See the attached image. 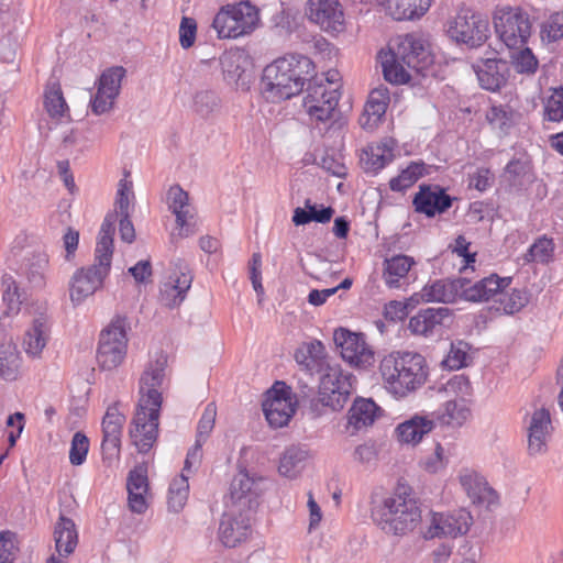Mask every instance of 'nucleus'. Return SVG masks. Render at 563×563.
<instances>
[{
    "mask_svg": "<svg viewBox=\"0 0 563 563\" xmlns=\"http://www.w3.org/2000/svg\"><path fill=\"white\" fill-rule=\"evenodd\" d=\"M166 364V357L161 355L147 364L140 377V399L132 419L130 438L141 454L148 453L157 440L162 406L159 388L165 377Z\"/></svg>",
    "mask_w": 563,
    "mask_h": 563,
    "instance_id": "f257e3e1",
    "label": "nucleus"
},
{
    "mask_svg": "<svg viewBox=\"0 0 563 563\" xmlns=\"http://www.w3.org/2000/svg\"><path fill=\"white\" fill-rule=\"evenodd\" d=\"M314 74L313 62L300 54L277 58L263 70L261 92L269 102L290 99L302 91L305 81Z\"/></svg>",
    "mask_w": 563,
    "mask_h": 563,
    "instance_id": "f03ea898",
    "label": "nucleus"
},
{
    "mask_svg": "<svg viewBox=\"0 0 563 563\" xmlns=\"http://www.w3.org/2000/svg\"><path fill=\"white\" fill-rule=\"evenodd\" d=\"M379 372L388 391L400 398L423 386L429 373L426 358L413 352H395L385 356Z\"/></svg>",
    "mask_w": 563,
    "mask_h": 563,
    "instance_id": "7ed1b4c3",
    "label": "nucleus"
},
{
    "mask_svg": "<svg viewBox=\"0 0 563 563\" xmlns=\"http://www.w3.org/2000/svg\"><path fill=\"white\" fill-rule=\"evenodd\" d=\"M372 519L385 533L405 536L421 521V510L417 500L401 487L372 507Z\"/></svg>",
    "mask_w": 563,
    "mask_h": 563,
    "instance_id": "20e7f679",
    "label": "nucleus"
},
{
    "mask_svg": "<svg viewBox=\"0 0 563 563\" xmlns=\"http://www.w3.org/2000/svg\"><path fill=\"white\" fill-rule=\"evenodd\" d=\"M258 21L256 7L240 2L222 7L213 19L212 27L219 38H236L253 32Z\"/></svg>",
    "mask_w": 563,
    "mask_h": 563,
    "instance_id": "39448f33",
    "label": "nucleus"
},
{
    "mask_svg": "<svg viewBox=\"0 0 563 563\" xmlns=\"http://www.w3.org/2000/svg\"><path fill=\"white\" fill-rule=\"evenodd\" d=\"M355 376L340 365H327L320 376L318 400L333 411L343 409L355 389Z\"/></svg>",
    "mask_w": 563,
    "mask_h": 563,
    "instance_id": "423d86ee",
    "label": "nucleus"
},
{
    "mask_svg": "<svg viewBox=\"0 0 563 563\" xmlns=\"http://www.w3.org/2000/svg\"><path fill=\"white\" fill-rule=\"evenodd\" d=\"M308 81L303 107L316 122H331L330 125H332L340 117V111L336 109L340 99V86L328 88L323 84V77H318L313 74Z\"/></svg>",
    "mask_w": 563,
    "mask_h": 563,
    "instance_id": "0eeeda50",
    "label": "nucleus"
},
{
    "mask_svg": "<svg viewBox=\"0 0 563 563\" xmlns=\"http://www.w3.org/2000/svg\"><path fill=\"white\" fill-rule=\"evenodd\" d=\"M493 22L498 37L508 48L523 47L531 35L529 14L520 8L497 9Z\"/></svg>",
    "mask_w": 563,
    "mask_h": 563,
    "instance_id": "6e6552de",
    "label": "nucleus"
},
{
    "mask_svg": "<svg viewBox=\"0 0 563 563\" xmlns=\"http://www.w3.org/2000/svg\"><path fill=\"white\" fill-rule=\"evenodd\" d=\"M126 324V318L118 316L112 320L110 325L101 332L97 361L102 369L111 371L123 362L128 343L125 332Z\"/></svg>",
    "mask_w": 563,
    "mask_h": 563,
    "instance_id": "1a4fd4ad",
    "label": "nucleus"
},
{
    "mask_svg": "<svg viewBox=\"0 0 563 563\" xmlns=\"http://www.w3.org/2000/svg\"><path fill=\"white\" fill-rule=\"evenodd\" d=\"M111 261L95 255L92 265L77 269L69 282V296L74 305H80L102 288L110 273Z\"/></svg>",
    "mask_w": 563,
    "mask_h": 563,
    "instance_id": "9d476101",
    "label": "nucleus"
},
{
    "mask_svg": "<svg viewBox=\"0 0 563 563\" xmlns=\"http://www.w3.org/2000/svg\"><path fill=\"white\" fill-rule=\"evenodd\" d=\"M489 24L481 14L461 10L450 22L449 36L471 48L482 46L488 38Z\"/></svg>",
    "mask_w": 563,
    "mask_h": 563,
    "instance_id": "9b49d317",
    "label": "nucleus"
},
{
    "mask_svg": "<svg viewBox=\"0 0 563 563\" xmlns=\"http://www.w3.org/2000/svg\"><path fill=\"white\" fill-rule=\"evenodd\" d=\"M333 341L342 358L356 368H367L375 363V352L367 344L363 333H355L339 328L333 333Z\"/></svg>",
    "mask_w": 563,
    "mask_h": 563,
    "instance_id": "f8f14e48",
    "label": "nucleus"
},
{
    "mask_svg": "<svg viewBox=\"0 0 563 563\" xmlns=\"http://www.w3.org/2000/svg\"><path fill=\"white\" fill-rule=\"evenodd\" d=\"M264 478L240 471L230 484L231 508L251 514L258 506L264 492Z\"/></svg>",
    "mask_w": 563,
    "mask_h": 563,
    "instance_id": "ddd939ff",
    "label": "nucleus"
},
{
    "mask_svg": "<svg viewBox=\"0 0 563 563\" xmlns=\"http://www.w3.org/2000/svg\"><path fill=\"white\" fill-rule=\"evenodd\" d=\"M393 49L396 52V57L417 74H422L433 63L429 45L418 34L399 36Z\"/></svg>",
    "mask_w": 563,
    "mask_h": 563,
    "instance_id": "4468645a",
    "label": "nucleus"
},
{
    "mask_svg": "<svg viewBox=\"0 0 563 563\" xmlns=\"http://www.w3.org/2000/svg\"><path fill=\"white\" fill-rule=\"evenodd\" d=\"M306 15L328 33H339L344 29V14L339 0H308Z\"/></svg>",
    "mask_w": 563,
    "mask_h": 563,
    "instance_id": "2eb2a0df",
    "label": "nucleus"
},
{
    "mask_svg": "<svg viewBox=\"0 0 563 563\" xmlns=\"http://www.w3.org/2000/svg\"><path fill=\"white\" fill-rule=\"evenodd\" d=\"M194 276L189 265L181 258L174 262V271L161 287V301L168 308L179 306L189 290Z\"/></svg>",
    "mask_w": 563,
    "mask_h": 563,
    "instance_id": "dca6fc26",
    "label": "nucleus"
},
{
    "mask_svg": "<svg viewBox=\"0 0 563 563\" xmlns=\"http://www.w3.org/2000/svg\"><path fill=\"white\" fill-rule=\"evenodd\" d=\"M251 533V514L230 508L222 515L219 539L227 548H235Z\"/></svg>",
    "mask_w": 563,
    "mask_h": 563,
    "instance_id": "f3484780",
    "label": "nucleus"
},
{
    "mask_svg": "<svg viewBox=\"0 0 563 563\" xmlns=\"http://www.w3.org/2000/svg\"><path fill=\"white\" fill-rule=\"evenodd\" d=\"M482 88L498 91L510 75L508 62L497 57L481 58L472 65Z\"/></svg>",
    "mask_w": 563,
    "mask_h": 563,
    "instance_id": "a211bd4d",
    "label": "nucleus"
},
{
    "mask_svg": "<svg viewBox=\"0 0 563 563\" xmlns=\"http://www.w3.org/2000/svg\"><path fill=\"white\" fill-rule=\"evenodd\" d=\"M453 198L439 185H421L415 195L412 203L415 210L429 218L437 213H444L452 206Z\"/></svg>",
    "mask_w": 563,
    "mask_h": 563,
    "instance_id": "6ab92c4d",
    "label": "nucleus"
},
{
    "mask_svg": "<svg viewBox=\"0 0 563 563\" xmlns=\"http://www.w3.org/2000/svg\"><path fill=\"white\" fill-rule=\"evenodd\" d=\"M125 417L119 411L118 404L108 407L102 420L103 439L101 443L102 454L106 459H114L120 454L122 428Z\"/></svg>",
    "mask_w": 563,
    "mask_h": 563,
    "instance_id": "aec40b11",
    "label": "nucleus"
},
{
    "mask_svg": "<svg viewBox=\"0 0 563 563\" xmlns=\"http://www.w3.org/2000/svg\"><path fill=\"white\" fill-rule=\"evenodd\" d=\"M552 431L550 411L539 408L533 411L528 426V453L531 456L542 455L548 451V440Z\"/></svg>",
    "mask_w": 563,
    "mask_h": 563,
    "instance_id": "412c9836",
    "label": "nucleus"
},
{
    "mask_svg": "<svg viewBox=\"0 0 563 563\" xmlns=\"http://www.w3.org/2000/svg\"><path fill=\"white\" fill-rule=\"evenodd\" d=\"M452 320V311L446 307L421 309L409 320V329L413 334L433 335Z\"/></svg>",
    "mask_w": 563,
    "mask_h": 563,
    "instance_id": "4be33fe9",
    "label": "nucleus"
},
{
    "mask_svg": "<svg viewBox=\"0 0 563 563\" xmlns=\"http://www.w3.org/2000/svg\"><path fill=\"white\" fill-rule=\"evenodd\" d=\"M472 517L466 511H459L456 514H434L432 517L431 526L428 530V538H442L465 534L471 525Z\"/></svg>",
    "mask_w": 563,
    "mask_h": 563,
    "instance_id": "5701e85b",
    "label": "nucleus"
},
{
    "mask_svg": "<svg viewBox=\"0 0 563 563\" xmlns=\"http://www.w3.org/2000/svg\"><path fill=\"white\" fill-rule=\"evenodd\" d=\"M511 280V277H499L497 274H492L470 285L464 278V286L461 288L462 297L472 302L487 301L498 296L499 291L505 290Z\"/></svg>",
    "mask_w": 563,
    "mask_h": 563,
    "instance_id": "b1692460",
    "label": "nucleus"
},
{
    "mask_svg": "<svg viewBox=\"0 0 563 563\" xmlns=\"http://www.w3.org/2000/svg\"><path fill=\"white\" fill-rule=\"evenodd\" d=\"M188 194L178 185H174L167 192V202L172 212L176 216V223L180 236H188L194 231L190 220L194 218L192 210L188 203Z\"/></svg>",
    "mask_w": 563,
    "mask_h": 563,
    "instance_id": "393cba45",
    "label": "nucleus"
},
{
    "mask_svg": "<svg viewBox=\"0 0 563 563\" xmlns=\"http://www.w3.org/2000/svg\"><path fill=\"white\" fill-rule=\"evenodd\" d=\"M220 63L223 76L229 84H234L242 89L247 88L250 84V74H247L246 69L249 60L243 52H227L221 56Z\"/></svg>",
    "mask_w": 563,
    "mask_h": 563,
    "instance_id": "a878e982",
    "label": "nucleus"
},
{
    "mask_svg": "<svg viewBox=\"0 0 563 563\" xmlns=\"http://www.w3.org/2000/svg\"><path fill=\"white\" fill-rule=\"evenodd\" d=\"M435 427L434 420L427 416L415 415L410 419L401 422L396 428L397 439L401 443L416 445L424 435L430 433Z\"/></svg>",
    "mask_w": 563,
    "mask_h": 563,
    "instance_id": "bb28decb",
    "label": "nucleus"
},
{
    "mask_svg": "<svg viewBox=\"0 0 563 563\" xmlns=\"http://www.w3.org/2000/svg\"><path fill=\"white\" fill-rule=\"evenodd\" d=\"M464 278L440 279L426 285L421 290V297L424 301L454 302L456 297H462Z\"/></svg>",
    "mask_w": 563,
    "mask_h": 563,
    "instance_id": "cd10ccee",
    "label": "nucleus"
},
{
    "mask_svg": "<svg viewBox=\"0 0 563 563\" xmlns=\"http://www.w3.org/2000/svg\"><path fill=\"white\" fill-rule=\"evenodd\" d=\"M460 483L474 504L493 505L497 501V493L487 482L474 472H465L460 476Z\"/></svg>",
    "mask_w": 563,
    "mask_h": 563,
    "instance_id": "c85d7f7f",
    "label": "nucleus"
},
{
    "mask_svg": "<svg viewBox=\"0 0 563 563\" xmlns=\"http://www.w3.org/2000/svg\"><path fill=\"white\" fill-rule=\"evenodd\" d=\"M55 549L62 556L71 554L78 543V533L75 522L60 515L54 527Z\"/></svg>",
    "mask_w": 563,
    "mask_h": 563,
    "instance_id": "c756f323",
    "label": "nucleus"
},
{
    "mask_svg": "<svg viewBox=\"0 0 563 563\" xmlns=\"http://www.w3.org/2000/svg\"><path fill=\"white\" fill-rule=\"evenodd\" d=\"M263 411L271 427L282 428L289 422L295 408L286 397L276 393L273 398L263 402Z\"/></svg>",
    "mask_w": 563,
    "mask_h": 563,
    "instance_id": "7c9ffc66",
    "label": "nucleus"
},
{
    "mask_svg": "<svg viewBox=\"0 0 563 563\" xmlns=\"http://www.w3.org/2000/svg\"><path fill=\"white\" fill-rule=\"evenodd\" d=\"M431 0H386V12L397 21L413 20L423 15Z\"/></svg>",
    "mask_w": 563,
    "mask_h": 563,
    "instance_id": "2f4dec72",
    "label": "nucleus"
},
{
    "mask_svg": "<svg viewBox=\"0 0 563 563\" xmlns=\"http://www.w3.org/2000/svg\"><path fill=\"white\" fill-rule=\"evenodd\" d=\"M48 322L43 314L33 320L32 327L25 332L23 345L25 352L35 357L45 347L48 338Z\"/></svg>",
    "mask_w": 563,
    "mask_h": 563,
    "instance_id": "473e14b6",
    "label": "nucleus"
},
{
    "mask_svg": "<svg viewBox=\"0 0 563 563\" xmlns=\"http://www.w3.org/2000/svg\"><path fill=\"white\" fill-rule=\"evenodd\" d=\"M308 451L300 445L288 446L280 456L278 472L287 478H296L305 468Z\"/></svg>",
    "mask_w": 563,
    "mask_h": 563,
    "instance_id": "72a5a7b5",
    "label": "nucleus"
},
{
    "mask_svg": "<svg viewBox=\"0 0 563 563\" xmlns=\"http://www.w3.org/2000/svg\"><path fill=\"white\" fill-rule=\"evenodd\" d=\"M379 412L380 408L372 399H355L349 410V424L355 430L368 427L373 424Z\"/></svg>",
    "mask_w": 563,
    "mask_h": 563,
    "instance_id": "f704fd0d",
    "label": "nucleus"
},
{
    "mask_svg": "<svg viewBox=\"0 0 563 563\" xmlns=\"http://www.w3.org/2000/svg\"><path fill=\"white\" fill-rule=\"evenodd\" d=\"M415 260L407 255H395L384 262L383 277L389 288H399L400 280L406 278Z\"/></svg>",
    "mask_w": 563,
    "mask_h": 563,
    "instance_id": "c9c22d12",
    "label": "nucleus"
},
{
    "mask_svg": "<svg viewBox=\"0 0 563 563\" xmlns=\"http://www.w3.org/2000/svg\"><path fill=\"white\" fill-rule=\"evenodd\" d=\"M382 58L383 74L387 81L396 85L407 84L411 79L410 69L402 60L396 57V52L390 48Z\"/></svg>",
    "mask_w": 563,
    "mask_h": 563,
    "instance_id": "e433bc0d",
    "label": "nucleus"
},
{
    "mask_svg": "<svg viewBox=\"0 0 563 563\" xmlns=\"http://www.w3.org/2000/svg\"><path fill=\"white\" fill-rule=\"evenodd\" d=\"M21 366L20 353L12 342L0 344V377L5 380H15Z\"/></svg>",
    "mask_w": 563,
    "mask_h": 563,
    "instance_id": "4c0bfd02",
    "label": "nucleus"
},
{
    "mask_svg": "<svg viewBox=\"0 0 563 563\" xmlns=\"http://www.w3.org/2000/svg\"><path fill=\"white\" fill-rule=\"evenodd\" d=\"M334 214L332 207H321L318 209L317 205H312L309 199L305 202V208H296L294 210L292 222L296 225H305L312 221L318 223H327Z\"/></svg>",
    "mask_w": 563,
    "mask_h": 563,
    "instance_id": "58836bf2",
    "label": "nucleus"
},
{
    "mask_svg": "<svg viewBox=\"0 0 563 563\" xmlns=\"http://www.w3.org/2000/svg\"><path fill=\"white\" fill-rule=\"evenodd\" d=\"M191 107L197 115L208 119L220 110L221 99L212 89H199L192 95Z\"/></svg>",
    "mask_w": 563,
    "mask_h": 563,
    "instance_id": "ea45409f",
    "label": "nucleus"
},
{
    "mask_svg": "<svg viewBox=\"0 0 563 563\" xmlns=\"http://www.w3.org/2000/svg\"><path fill=\"white\" fill-rule=\"evenodd\" d=\"M117 219L118 216L114 213H108L106 216L98 234L97 245L95 250V255L111 262L113 255L114 224L117 222Z\"/></svg>",
    "mask_w": 563,
    "mask_h": 563,
    "instance_id": "a19ab883",
    "label": "nucleus"
},
{
    "mask_svg": "<svg viewBox=\"0 0 563 563\" xmlns=\"http://www.w3.org/2000/svg\"><path fill=\"white\" fill-rule=\"evenodd\" d=\"M424 173L426 164L423 162H411L397 177L389 180V188L393 191H405L416 184Z\"/></svg>",
    "mask_w": 563,
    "mask_h": 563,
    "instance_id": "79ce46f5",
    "label": "nucleus"
},
{
    "mask_svg": "<svg viewBox=\"0 0 563 563\" xmlns=\"http://www.w3.org/2000/svg\"><path fill=\"white\" fill-rule=\"evenodd\" d=\"M532 172V163L528 155L512 158L505 167V177L511 186L522 185L523 179Z\"/></svg>",
    "mask_w": 563,
    "mask_h": 563,
    "instance_id": "37998d69",
    "label": "nucleus"
},
{
    "mask_svg": "<svg viewBox=\"0 0 563 563\" xmlns=\"http://www.w3.org/2000/svg\"><path fill=\"white\" fill-rule=\"evenodd\" d=\"M125 76V69L122 66H114L104 70L98 81V87L108 93V98L117 99L121 90V82Z\"/></svg>",
    "mask_w": 563,
    "mask_h": 563,
    "instance_id": "c03bdc74",
    "label": "nucleus"
},
{
    "mask_svg": "<svg viewBox=\"0 0 563 563\" xmlns=\"http://www.w3.org/2000/svg\"><path fill=\"white\" fill-rule=\"evenodd\" d=\"M516 117V112L508 106H493L486 115L489 124L504 134H507L515 124Z\"/></svg>",
    "mask_w": 563,
    "mask_h": 563,
    "instance_id": "a18cd8bd",
    "label": "nucleus"
},
{
    "mask_svg": "<svg viewBox=\"0 0 563 563\" xmlns=\"http://www.w3.org/2000/svg\"><path fill=\"white\" fill-rule=\"evenodd\" d=\"M498 297L499 306L496 310L503 311L506 314H514L520 311L529 301L527 291L520 289H512L509 294L501 290Z\"/></svg>",
    "mask_w": 563,
    "mask_h": 563,
    "instance_id": "49530a36",
    "label": "nucleus"
},
{
    "mask_svg": "<svg viewBox=\"0 0 563 563\" xmlns=\"http://www.w3.org/2000/svg\"><path fill=\"white\" fill-rule=\"evenodd\" d=\"M471 416V410L465 399L448 400L444 404V412L440 416L443 423L462 426Z\"/></svg>",
    "mask_w": 563,
    "mask_h": 563,
    "instance_id": "de8ad7c7",
    "label": "nucleus"
},
{
    "mask_svg": "<svg viewBox=\"0 0 563 563\" xmlns=\"http://www.w3.org/2000/svg\"><path fill=\"white\" fill-rule=\"evenodd\" d=\"M188 478L184 474L170 483L168 489V507L170 510L178 512L183 509L188 498Z\"/></svg>",
    "mask_w": 563,
    "mask_h": 563,
    "instance_id": "09e8293b",
    "label": "nucleus"
},
{
    "mask_svg": "<svg viewBox=\"0 0 563 563\" xmlns=\"http://www.w3.org/2000/svg\"><path fill=\"white\" fill-rule=\"evenodd\" d=\"M44 106L52 118L64 115L68 109L59 85L48 87L44 95Z\"/></svg>",
    "mask_w": 563,
    "mask_h": 563,
    "instance_id": "8fccbe9b",
    "label": "nucleus"
},
{
    "mask_svg": "<svg viewBox=\"0 0 563 563\" xmlns=\"http://www.w3.org/2000/svg\"><path fill=\"white\" fill-rule=\"evenodd\" d=\"M470 344L464 341L451 343V349L446 357L442 361L444 367L449 369H460L467 365Z\"/></svg>",
    "mask_w": 563,
    "mask_h": 563,
    "instance_id": "3c124183",
    "label": "nucleus"
},
{
    "mask_svg": "<svg viewBox=\"0 0 563 563\" xmlns=\"http://www.w3.org/2000/svg\"><path fill=\"white\" fill-rule=\"evenodd\" d=\"M553 252L552 240L543 238L536 241L522 255L526 264L532 262L547 263Z\"/></svg>",
    "mask_w": 563,
    "mask_h": 563,
    "instance_id": "603ef678",
    "label": "nucleus"
},
{
    "mask_svg": "<svg viewBox=\"0 0 563 563\" xmlns=\"http://www.w3.org/2000/svg\"><path fill=\"white\" fill-rule=\"evenodd\" d=\"M541 38L554 43L563 38V12H555L541 25Z\"/></svg>",
    "mask_w": 563,
    "mask_h": 563,
    "instance_id": "864d4df0",
    "label": "nucleus"
},
{
    "mask_svg": "<svg viewBox=\"0 0 563 563\" xmlns=\"http://www.w3.org/2000/svg\"><path fill=\"white\" fill-rule=\"evenodd\" d=\"M388 161L389 157L379 146H368L361 155V163L366 172H377L384 168Z\"/></svg>",
    "mask_w": 563,
    "mask_h": 563,
    "instance_id": "5fc2aeb1",
    "label": "nucleus"
},
{
    "mask_svg": "<svg viewBox=\"0 0 563 563\" xmlns=\"http://www.w3.org/2000/svg\"><path fill=\"white\" fill-rule=\"evenodd\" d=\"M4 287L2 300L7 303L4 313H16L20 310L21 299L18 292L15 280L11 276H4L2 279Z\"/></svg>",
    "mask_w": 563,
    "mask_h": 563,
    "instance_id": "6e6d98bb",
    "label": "nucleus"
},
{
    "mask_svg": "<svg viewBox=\"0 0 563 563\" xmlns=\"http://www.w3.org/2000/svg\"><path fill=\"white\" fill-rule=\"evenodd\" d=\"M89 440L82 432H76L71 439L69 461L73 465H81L86 461Z\"/></svg>",
    "mask_w": 563,
    "mask_h": 563,
    "instance_id": "4d7b16f0",
    "label": "nucleus"
},
{
    "mask_svg": "<svg viewBox=\"0 0 563 563\" xmlns=\"http://www.w3.org/2000/svg\"><path fill=\"white\" fill-rule=\"evenodd\" d=\"M217 407L213 402L206 406L202 416L197 426L196 439L199 441H207L210 433L212 432L216 423Z\"/></svg>",
    "mask_w": 563,
    "mask_h": 563,
    "instance_id": "13d9d810",
    "label": "nucleus"
},
{
    "mask_svg": "<svg viewBox=\"0 0 563 563\" xmlns=\"http://www.w3.org/2000/svg\"><path fill=\"white\" fill-rule=\"evenodd\" d=\"M126 489L134 492L148 490L147 465L145 463L136 465L129 472Z\"/></svg>",
    "mask_w": 563,
    "mask_h": 563,
    "instance_id": "bf43d9fd",
    "label": "nucleus"
},
{
    "mask_svg": "<svg viewBox=\"0 0 563 563\" xmlns=\"http://www.w3.org/2000/svg\"><path fill=\"white\" fill-rule=\"evenodd\" d=\"M387 102L368 101L364 106V112L360 118V124L363 128L375 125L385 114Z\"/></svg>",
    "mask_w": 563,
    "mask_h": 563,
    "instance_id": "052dcab7",
    "label": "nucleus"
},
{
    "mask_svg": "<svg viewBox=\"0 0 563 563\" xmlns=\"http://www.w3.org/2000/svg\"><path fill=\"white\" fill-rule=\"evenodd\" d=\"M295 360L297 364L300 366L301 371H303L308 375H313L316 373H323L324 371V361L313 358L310 356L309 351H303L301 347L297 349L295 352Z\"/></svg>",
    "mask_w": 563,
    "mask_h": 563,
    "instance_id": "680f3d73",
    "label": "nucleus"
},
{
    "mask_svg": "<svg viewBox=\"0 0 563 563\" xmlns=\"http://www.w3.org/2000/svg\"><path fill=\"white\" fill-rule=\"evenodd\" d=\"M545 115L549 121L563 120V87L555 88L547 101Z\"/></svg>",
    "mask_w": 563,
    "mask_h": 563,
    "instance_id": "e2e57ef3",
    "label": "nucleus"
},
{
    "mask_svg": "<svg viewBox=\"0 0 563 563\" xmlns=\"http://www.w3.org/2000/svg\"><path fill=\"white\" fill-rule=\"evenodd\" d=\"M197 23L195 19L183 16L179 26V42L183 48L191 47L196 40Z\"/></svg>",
    "mask_w": 563,
    "mask_h": 563,
    "instance_id": "0e129e2a",
    "label": "nucleus"
},
{
    "mask_svg": "<svg viewBox=\"0 0 563 563\" xmlns=\"http://www.w3.org/2000/svg\"><path fill=\"white\" fill-rule=\"evenodd\" d=\"M132 189V183L126 179H121L119 183L118 194H117V200H115V207H117V216L120 217H130L129 213V206H130V199H129V192H131Z\"/></svg>",
    "mask_w": 563,
    "mask_h": 563,
    "instance_id": "69168bd1",
    "label": "nucleus"
},
{
    "mask_svg": "<svg viewBox=\"0 0 563 563\" xmlns=\"http://www.w3.org/2000/svg\"><path fill=\"white\" fill-rule=\"evenodd\" d=\"M515 67L518 73L533 74L538 67V59L530 48L525 47L518 53L515 59Z\"/></svg>",
    "mask_w": 563,
    "mask_h": 563,
    "instance_id": "338daca9",
    "label": "nucleus"
},
{
    "mask_svg": "<svg viewBox=\"0 0 563 563\" xmlns=\"http://www.w3.org/2000/svg\"><path fill=\"white\" fill-rule=\"evenodd\" d=\"M15 551V533L0 532V563H12Z\"/></svg>",
    "mask_w": 563,
    "mask_h": 563,
    "instance_id": "774afa93",
    "label": "nucleus"
}]
</instances>
